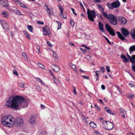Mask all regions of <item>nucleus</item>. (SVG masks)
<instances>
[{
	"label": "nucleus",
	"instance_id": "obj_5",
	"mask_svg": "<svg viewBox=\"0 0 135 135\" xmlns=\"http://www.w3.org/2000/svg\"><path fill=\"white\" fill-rule=\"evenodd\" d=\"M103 126L105 129L108 130H111L113 128V124L108 121H103Z\"/></svg>",
	"mask_w": 135,
	"mask_h": 135
},
{
	"label": "nucleus",
	"instance_id": "obj_20",
	"mask_svg": "<svg viewBox=\"0 0 135 135\" xmlns=\"http://www.w3.org/2000/svg\"><path fill=\"white\" fill-rule=\"evenodd\" d=\"M120 112L123 118H125V113H126L125 110L122 108H120L119 109Z\"/></svg>",
	"mask_w": 135,
	"mask_h": 135
},
{
	"label": "nucleus",
	"instance_id": "obj_37",
	"mask_svg": "<svg viewBox=\"0 0 135 135\" xmlns=\"http://www.w3.org/2000/svg\"><path fill=\"white\" fill-rule=\"evenodd\" d=\"M15 12L17 14H18L19 15H22L21 12L19 11L16 10H15Z\"/></svg>",
	"mask_w": 135,
	"mask_h": 135
},
{
	"label": "nucleus",
	"instance_id": "obj_45",
	"mask_svg": "<svg viewBox=\"0 0 135 135\" xmlns=\"http://www.w3.org/2000/svg\"><path fill=\"white\" fill-rule=\"evenodd\" d=\"M82 77L85 79H89V77L88 76H86L84 75H82Z\"/></svg>",
	"mask_w": 135,
	"mask_h": 135
},
{
	"label": "nucleus",
	"instance_id": "obj_18",
	"mask_svg": "<svg viewBox=\"0 0 135 135\" xmlns=\"http://www.w3.org/2000/svg\"><path fill=\"white\" fill-rule=\"evenodd\" d=\"M47 12L48 15L50 17L52 15H53V11L52 9H50L49 8L47 9Z\"/></svg>",
	"mask_w": 135,
	"mask_h": 135
},
{
	"label": "nucleus",
	"instance_id": "obj_16",
	"mask_svg": "<svg viewBox=\"0 0 135 135\" xmlns=\"http://www.w3.org/2000/svg\"><path fill=\"white\" fill-rule=\"evenodd\" d=\"M130 33L132 38L133 40L135 39V29H132L130 32Z\"/></svg>",
	"mask_w": 135,
	"mask_h": 135
},
{
	"label": "nucleus",
	"instance_id": "obj_31",
	"mask_svg": "<svg viewBox=\"0 0 135 135\" xmlns=\"http://www.w3.org/2000/svg\"><path fill=\"white\" fill-rule=\"evenodd\" d=\"M25 85V83L23 82H22L19 84V86L22 88H23L24 87Z\"/></svg>",
	"mask_w": 135,
	"mask_h": 135
},
{
	"label": "nucleus",
	"instance_id": "obj_23",
	"mask_svg": "<svg viewBox=\"0 0 135 135\" xmlns=\"http://www.w3.org/2000/svg\"><path fill=\"white\" fill-rule=\"evenodd\" d=\"M131 59H130L129 61L132 63V64H135V55H132L131 56Z\"/></svg>",
	"mask_w": 135,
	"mask_h": 135
},
{
	"label": "nucleus",
	"instance_id": "obj_3",
	"mask_svg": "<svg viewBox=\"0 0 135 135\" xmlns=\"http://www.w3.org/2000/svg\"><path fill=\"white\" fill-rule=\"evenodd\" d=\"M104 17L109 20L111 24L113 25H117V18L115 15L111 14H107Z\"/></svg>",
	"mask_w": 135,
	"mask_h": 135
},
{
	"label": "nucleus",
	"instance_id": "obj_7",
	"mask_svg": "<svg viewBox=\"0 0 135 135\" xmlns=\"http://www.w3.org/2000/svg\"><path fill=\"white\" fill-rule=\"evenodd\" d=\"M105 27L106 30L109 33L110 35L113 36L115 35V33L113 29L108 24H106L105 25Z\"/></svg>",
	"mask_w": 135,
	"mask_h": 135
},
{
	"label": "nucleus",
	"instance_id": "obj_11",
	"mask_svg": "<svg viewBox=\"0 0 135 135\" xmlns=\"http://www.w3.org/2000/svg\"><path fill=\"white\" fill-rule=\"evenodd\" d=\"M29 123L32 126H34L35 125L36 120L34 116L31 117L29 120Z\"/></svg>",
	"mask_w": 135,
	"mask_h": 135
},
{
	"label": "nucleus",
	"instance_id": "obj_10",
	"mask_svg": "<svg viewBox=\"0 0 135 135\" xmlns=\"http://www.w3.org/2000/svg\"><path fill=\"white\" fill-rule=\"evenodd\" d=\"M121 29L122 33L124 36L127 37L129 34V32L127 29L124 27H122Z\"/></svg>",
	"mask_w": 135,
	"mask_h": 135
},
{
	"label": "nucleus",
	"instance_id": "obj_13",
	"mask_svg": "<svg viewBox=\"0 0 135 135\" xmlns=\"http://www.w3.org/2000/svg\"><path fill=\"white\" fill-rule=\"evenodd\" d=\"M44 33L45 35H47L50 33V31L48 29V27L46 26V27H44L43 28Z\"/></svg>",
	"mask_w": 135,
	"mask_h": 135
},
{
	"label": "nucleus",
	"instance_id": "obj_53",
	"mask_svg": "<svg viewBox=\"0 0 135 135\" xmlns=\"http://www.w3.org/2000/svg\"><path fill=\"white\" fill-rule=\"evenodd\" d=\"M128 85L129 86L132 87H133L135 86V85L129 83Z\"/></svg>",
	"mask_w": 135,
	"mask_h": 135
},
{
	"label": "nucleus",
	"instance_id": "obj_17",
	"mask_svg": "<svg viewBox=\"0 0 135 135\" xmlns=\"http://www.w3.org/2000/svg\"><path fill=\"white\" fill-rule=\"evenodd\" d=\"M52 67L53 70L55 72H58L59 70V68L57 66H56L55 64H52Z\"/></svg>",
	"mask_w": 135,
	"mask_h": 135
},
{
	"label": "nucleus",
	"instance_id": "obj_48",
	"mask_svg": "<svg viewBox=\"0 0 135 135\" xmlns=\"http://www.w3.org/2000/svg\"><path fill=\"white\" fill-rule=\"evenodd\" d=\"M37 23L40 25H43L44 24V22L42 21H38L37 22Z\"/></svg>",
	"mask_w": 135,
	"mask_h": 135
},
{
	"label": "nucleus",
	"instance_id": "obj_58",
	"mask_svg": "<svg viewBox=\"0 0 135 135\" xmlns=\"http://www.w3.org/2000/svg\"><path fill=\"white\" fill-rule=\"evenodd\" d=\"M71 9L72 10V12H73V13L75 15H77V14L76 13H75L74 12V9L73 8H71Z\"/></svg>",
	"mask_w": 135,
	"mask_h": 135
},
{
	"label": "nucleus",
	"instance_id": "obj_64",
	"mask_svg": "<svg viewBox=\"0 0 135 135\" xmlns=\"http://www.w3.org/2000/svg\"><path fill=\"white\" fill-rule=\"evenodd\" d=\"M45 6L46 7V8L47 9H49L48 6L47 5V4H45Z\"/></svg>",
	"mask_w": 135,
	"mask_h": 135
},
{
	"label": "nucleus",
	"instance_id": "obj_34",
	"mask_svg": "<svg viewBox=\"0 0 135 135\" xmlns=\"http://www.w3.org/2000/svg\"><path fill=\"white\" fill-rule=\"evenodd\" d=\"M38 65L42 69H44L45 68V66L42 64L40 63H38Z\"/></svg>",
	"mask_w": 135,
	"mask_h": 135
},
{
	"label": "nucleus",
	"instance_id": "obj_41",
	"mask_svg": "<svg viewBox=\"0 0 135 135\" xmlns=\"http://www.w3.org/2000/svg\"><path fill=\"white\" fill-rule=\"evenodd\" d=\"M70 22L71 25L72 26H73L74 25V23L73 21L70 20Z\"/></svg>",
	"mask_w": 135,
	"mask_h": 135
},
{
	"label": "nucleus",
	"instance_id": "obj_52",
	"mask_svg": "<svg viewBox=\"0 0 135 135\" xmlns=\"http://www.w3.org/2000/svg\"><path fill=\"white\" fill-rule=\"evenodd\" d=\"M105 38V40H107V42L110 44H111V43L109 41V40L106 37H104Z\"/></svg>",
	"mask_w": 135,
	"mask_h": 135
},
{
	"label": "nucleus",
	"instance_id": "obj_44",
	"mask_svg": "<svg viewBox=\"0 0 135 135\" xmlns=\"http://www.w3.org/2000/svg\"><path fill=\"white\" fill-rule=\"evenodd\" d=\"M22 55L24 56L25 59H27V57L26 54L25 52L22 53Z\"/></svg>",
	"mask_w": 135,
	"mask_h": 135
},
{
	"label": "nucleus",
	"instance_id": "obj_25",
	"mask_svg": "<svg viewBox=\"0 0 135 135\" xmlns=\"http://www.w3.org/2000/svg\"><path fill=\"white\" fill-rule=\"evenodd\" d=\"M90 126L93 128H95L97 127V125L95 123L93 122H91L89 123Z\"/></svg>",
	"mask_w": 135,
	"mask_h": 135
},
{
	"label": "nucleus",
	"instance_id": "obj_63",
	"mask_svg": "<svg viewBox=\"0 0 135 135\" xmlns=\"http://www.w3.org/2000/svg\"><path fill=\"white\" fill-rule=\"evenodd\" d=\"M99 72V71H96L95 72L96 75L97 76H98V75H99V74H98V73Z\"/></svg>",
	"mask_w": 135,
	"mask_h": 135
},
{
	"label": "nucleus",
	"instance_id": "obj_15",
	"mask_svg": "<svg viewBox=\"0 0 135 135\" xmlns=\"http://www.w3.org/2000/svg\"><path fill=\"white\" fill-rule=\"evenodd\" d=\"M98 25L99 27V30L103 32H104L103 28L104 25L103 23L100 21L98 22Z\"/></svg>",
	"mask_w": 135,
	"mask_h": 135
},
{
	"label": "nucleus",
	"instance_id": "obj_30",
	"mask_svg": "<svg viewBox=\"0 0 135 135\" xmlns=\"http://www.w3.org/2000/svg\"><path fill=\"white\" fill-rule=\"evenodd\" d=\"M23 32L26 37L28 39H31V38L29 36V35L27 32L25 31H23Z\"/></svg>",
	"mask_w": 135,
	"mask_h": 135
},
{
	"label": "nucleus",
	"instance_id": "obj_27",
	"mask_svg": "<svg viewBox=\"0 0 135 135\" xmlns=\"http://www.w3.org/2000/svg\"><path fill=\"white\" fill-rule=\"evenodd\" d=\"M27 28L30 32H32L33 28L32 26L31 25H28L27 26Z\"/></svg>",
	"mask_w": 135,
	"mask_h": 135
},
{
	"label": "nucleus",
	"instance_id": "obj_59",
	"mask_svg": "<svg viewBox=\"0 0 135 135\" xmlns=\"http://www.w3.org/2000/svg\"><path fill=\"white\" fill-rule=\"evenodd\" d=\"M95 108H96V109H97L98 110H99L100 109L99 108V107L98 106V105H96V104H95Z\"/></svg>",
	"mask_w": 135,
	"mask_h": 135
},
{
	"label": "nucleus",
	"instance_id": "obj_46",
	"mask_svg": "<svg viewBox=\"0 0 135 135\" xmlns=\"http://www.w3.org/2000/svg\"><path fill=\"white\" fill-rule=\"evenodd\" d=\"M13 73L16 76H18V74L17 73L16 70H14L13 71Z\"/></svg>",
	"mask_w": 135,
	"mask_h": 135
},
{
	"label": "nucleus",
	"instance_id": "obj_4",
	"mask_svg": "<svg viewBox=\"0 0 135 135\" xmlns=\"http://www.w3.org/2000/svg\"><path fill=\"white\" fill-rule=\"evenodd\" d=\"M107 5L110 9H112L113 8H117L120 6V3L119 1L117 0V1H114L111 3L109 2L107 3Z\"/></svg>",
	"mask_w": 135,
	"mask_h": 135
},
{
	"label": "nucleus",
	"instance_id": "obj_43",
	"mask_svg": "<svg viewBox=\"0 0 135 135\" xmlns=\"http://www.w3.org/2000/svg\"><path fill=\"white\" fill-rule=\"evenodd\" d=\"M40 47L39 46H37L36 47V49L37 50H38V51H37V53H40Z\"/></svg>",
	"mask_w": 135,
	"mask_h": 135
},
{
	"label": "nucleus",
	"instance_id": "obj_56",
	"mask_svg": "<svg viewBox=\"0 0 135 135\" xmlns=\"http://www.w3.org/2000/svg\"><path fill=\"white\" fill-rule=\"evenodd\" d=\"M36 89L38 90L39 91H40V90H41V89H40V87H39V86H37L36 87Z\"/></svg>",
	"mask_w": 135,
	"mask_h": 135
},
{
	"label": "nucleus",
	"instance_id": "obj_19",
	"mask_svg": "<svg viewBox=\"0 0 135 135\" xmlns=\"http://www.w3.org/2000/svg\"><path fill=\"white\" fill-rule=\"evenodd\" d=\"M117 35L120 39L122 40H125L126 38L122 35L119 32H117Z\"/></svg>",
	"mask_w": 135,
	"mask_h": 135
},
{
	"label": "nucleus",
	"instance_id": "obj_14",
	"mask_svg": "<svg viewBox=\"0 0 135 135\" xmlns=\"http://www.w3.org/2000/svg\"><path fill=\"white\" fill-rule=\"evenodd\" d=\"M0 22L3 29L5 30H7L8 29V25L5 21L1 20Z\"/></svg>",
	"mask_w": 135,
	"mask_h": 135
},
{
	"label": "nucleus",
	"instance_id": "obj_47",
	"mask_svg": "<svg viewBox=\"0 0 135 135\" xmlns=\"http://www.w3.org/2000/svg\"><path fill=\"white\" fill-rule=\"evenodd\" d=\"M47 44L49 47H52V45L49 41H47Z\"/></svg>",
	"mask_w": 135,
	"mask_h": 135
},
{
	"label": "nucleus",
	"instance_id": "obj_12",
	"mask_svg": "<svg viewBox=\"0 0 135 135\" xmlns=\"http://www.w3.org/2000/svg\"><path fill=\"white\" fill-rule=\"evenodd\" d=\"M97 6L100 10L102 13L104 17L107 14L106 12H104V9L103 7L99 4L97 5Z\"/></svg>",
	"mask_w": 135,
	"mask_h": 135
},
{
	"label": "nucleus",
	"instance_id": "obj_32",
	"mask_svg": "<svg viewBox=\"0 0 135 135\" xmlns=\"http://www.w3.org/2000/svg\"><path fill=\"white\" fill-rule=\"evenodd\" d=\"M56 22L57 23V24L58 26L57 29H60L61 27V23L58 21H56Z\"/></svg>",
	"mask_w": 135,
	"mask_h": 135
},
{
	"label": "nucleus",
	"instance_id": "obj_38",
	"mask_svg": "<svg viewBox=\"0 0 135 135\" xmlns=\"http://www.w3.org/2000/svg\"><path fill=\"white\" fill-rule=\"evenodd\" d=\"M131 67L132 68V70L134 72H135V64H132L131 65Z\"/></svg>",
	"mask_w": 135,
	"mask_h": 135
},
{
	"label": "nucleus",
	"instance_id": "obj_33",
	"mask_svg": "<svg viewBox=\"0 0 135 135\" xmlns=\"http://www.w3.org/2000/svg\"><path fill=\"white\" fill-rule=\"evenodd\" d=\"M85 58L89 61L91 60V57L89 55H86L85 56Z\"/></svg>",
	"mask_w": 135,
	"mask_h": 135
},
{
	"label": "nucleus",
	"instance_id": "obj_51",
	"mask_svg": "<svg viewBox=\"0 0 135 135\" xmlns=\"http://www.w3.org/2000/svg\"><path fill=\"white\" fill-rule=\"evenodd\" d=\"M107 112L108 113H109L110 114H111L113 115H114V114L113 113H112L111 112V111L109 109L108 110Z\"/></svg>",
	"mask_w": 135,
	"mask_h": 135
},
{
	"label": "nucleus",
	"instance_id": "obj_26",
	"mask_svg": "<svg viewBox=\"0 0 135 135\" xmlns=\"http://www.w3.org/2000/svg\"><path fill=\"white\" fill-rule=\"evenodd\" d=\"M0 2L3 5V7L7 6L8 5V3L7 2L6 3L3 0L1 1Z\"/></svg>",
	"mask_w": 135,
	"mask_h": 135
},
{
	"label": "nucleus",
	"instance_id": "obj_6",
	"mask_svg": "<svg viewBox=\"0 0 135 135\" xmlns=\"http://www.w3.org/2000/svg\"><path fill=\"white\" fill-rule=\"evenodd\" d=\"M87 14L89 19L92 21H94V18L96 17L95 13L94 11H90L89 9H87Z\"/></svg>",
	"mask_w": 135,
	"mask_h": 135
},
{
	"label": "nucleus",
	"instance_id": "obj_49",
	"mask_svg": "<svg viewBox=\"0 0 135 135\" xmlns=\"http://www.w3.org/2000/svg\"><path fill=\"white\" fill-rule=\"evenodd\" d=\"M53 56L55 58H57V56L56 53L55 52L53 51Z\"/></svg>",
	"mask_w": 135,
	"mask_h": 135
},
{
	"label": "nucleus",
	"instance_id": "obj_24",
	"mask_svg": "<svg viewBox=\"0 0 135 135\" xmlns=\"http://www.w3.org/2000/svg\"><path fill=\"white\" fill-rule=\"evenodd\" d=\"M130 54H132V52L135 51V45L131 46L129 49Z\"/></svg>",
	"mask_w": 135,
	"mask_h": 135
},
{
	"label": "nucleus",
	"instance_id": "obj_57",
	"mask_svg": "<svg viewBox=\"0 0 135 135\" xmlns=\"http://www.w3.org/2000/svg\"><path fill=\"white\" fill-rule=\"evenodd\" d=\"M80 50L83 52L85 53L86 52V50L84 49H83L82 48H80Z\"/></svg>",
	"mask_w": 135,
	"mask_h": 135
},
{
	"label": "nucleus",
	"instance_id": "obj_1",
	"mask_svg": "<svg viewBox=\"0 0 135 135\" xmlns=\"http://www.w3.org/2000/svg\"><path fill=\"white\" fill-rule=\"evenodd\" d=\"M5 105L14 109H17L20 106L27 107L28 103L25 98L22 96L10 95L6 99Z\"/></svg>",
	"mask_w": 135,
	"mask_h": 135
},
{
	"label": "nucleus",
	"instance_id": "obj_21",
	"mask_svg": "<svg viewBox=\"0 0 135 135\" xmlns=\"http://www.w3.org/2000/svg\"><path fill=\"white\" fill-rule=\"evenodd\" d=\"M121 59H123V61L124 62H129L128 59L126 57V56L124 55H122L120 56Z\"/></svg>",
	"mask_w": 135,
	"mask_h": 135
},
{
	"label": "nucleus",
	"instance_id": "obj_40",
	"mask_svg": "<svg viewBox=\"0 0 135 135\" xmlns=\"http://www.w3.org/2000/svg\"><path fill=\"white\" fill-rule=\"evenodd\" d=\"M61 15L63 17L65 18H66L67 17L66 14V13H63L62 12V14H61Z\"/></svg>",
	"mask_w": 135,
	"mask_h": 135
},
{
	"label": "nucleus",
	"instance_id": "obj_9",
	"mask_svg": "<svg viewBox=\"0 0 135 135\" xmlns=\"http://www.w3.org/2000/svg\"><path fill=\"white\" fill-rule=\"evenodd\" d=\"M16 124L19 127H21L23 125V121L21 118H18L16 119Z\"/></svg>",
	"mask_w": 135,
	"mask_h": 135
},
{
	"label": "nucleus",
	"instance_id": "obj_36",
	"mask_svg": "<svg viewBox=\"0 0 135 135\" xmlns=\"http://www.w3.org/2000/svg\"><path fill=\"white\" fill-rule=\"evenodd\" d=\"M71 66L74 70L76 71V67L75 65L72 64Z\"/></svg>",
	"mask_w": 135,
	"mask_h": 135
},
{
	"label": "nucleus",
	"instance_id": "obj_28",
	"mask_svg": "<svg viewBox=\"0 0 135 135\" xmlns=\"http://www.w3.org/2000/svg\"><path fill=\"white\" fill-rule=\"evenodd\" d=\"M127 97L129 99H132L134 97V95L132 93H129Z\"/></svg>",
	"mask_w": 135,
	"mask_h": 135
},
{
	"label": "nucleus",
	"instance_id": "obj_62",
	"mask_svg": "<svg viewBox=\"0 0 135 135\" xmlns=\"http://www.w3.org/2000/svg\"><path fill=\"white\" fill-rule=\"evenodd\" d=\"M95 2H100V0H93Z\"/></svg>",
	"mask_w": 135,
	"mask_h": 135
},
{
	"label": "nucleus",
	"instance_id": "obj_60",
	"mask_svg": "<svg viewBox=\"0 0 135 135\" xmlns=\"http://www.w3.org/2000/svg\"><path fill=\"white\" fill-rule=\"evenodd\" d=\"M101 88L103 90L105 89V86L103 85H101Z\"/></svg>",
	"mask_w": 135,
	"mask_h": 135
},
{
	"label": "nucleus",
	"instance_id": "obj_2",
	"mask_svg": "<svg viewBox=\"0 0 135 135\" xmlns=\"http://www.w3.org/2000/svg\"><path fill=\"white\" fill-rule=\"evenodd\" d=\"M2 124L8 127H13L15 123V120L11 115H8L3 117L2 119Z\"/></svg>",
	"mask_w": 135,
	"mask_h": 135
},
{
	"label": "nucleus",
	"instance_id": "obj_22",
	"mask_svg": "<svg viewBox=\"0 0 135 135\" xmlns=\"http://www.w3.org/2000/svg\"><path fill=\"white\" fill-rule=\"evenodd\" d=\"M1 14L2 16L6 18L8 17L7 16L9 15L8 13L6 11H2Z\"/></svg>",
	"mask_w": 135,
	"mask_h": 135
},
{
	"label": "nucleus",
	"instance_id": "obj_35",
	"mask_svg": "<svg viewBox=\"0 0 135 135\" xmlns=\"http://www.w3.org/2000/svg\"><path fill=\"white\" fill-rule=\"evenodd\" d=\"M59 7L61 11V14H62V12H63V8L60 5H59Z\"/></svg>",
	"mask_w": 135,
	"mask_h": 135
},
{
	"label": "nucleus",
	"instance_id": "obj_55",
	"mask_svg": "<svg viewBox=\"0 0 135 135\" xmlns=\"http://www.w3.org/2000/svg\"><path fill=\"white\" fill-rule=\"evenodd\" d=\"M102 71V73H103L105 71V70L104 69V67H101V69Z\"/></svg>",
	"mask_w": 135,
	"mask_h": 135
},
{
	"label": "nucleus",
	"instance_id": "obj_39",
	"mask_svg": "<svg viewBox=\"0 0 135 135\" xmlns=\"http://www.w3.org/2000/svg\"><path fill=\"white\" fill-rule=\"evenodd\" d=\"M20 6L22 7H24L25 8H26L27 7V6L26 5H25L23 3H20Z\"/></svg>",
	"mask_w": 135,
	"mask_h": 135
},
{
	"label": "nucleus",
	"instance_id": "obj_8",
	"mask_svg": "<svg viewBox=\"0 0 135 135\" xmlns=\"http://www.w3.org/2000/svg\"><path fill=\"white\" fill-rule=\"evenodd\" d=\"M118 18V20L120 24L124 25L127 23V20L126 19L122 16H119Z\"/></svg>",
	"mask_w": 135,
	"mask_h": 135
},
{
	"label": "nucleus",
	"instance_id": "obj_29",
	"mask_svg": "<svg viewBox=\"0 0 135 135\" xmlns=\"http://www.w3.org/2000/svg\"><path fill=\"white\" fill-rule=\"evenodd\" d=\"M36 80L38 82H40L41 83L42 85H44V83L41 80L40 78H36Z\"/></svg>",
	"mask_w": 135,
	"mask_h": 135
},
{
	"label": "nucleus",
	"instance_id": "obj_50",
	"mask_svg": "<svg viewBox=\"0 0 135 135\" xmlns=\"http://www.w3.org/2000/svg\"><path fill=\"white\" fill-rule=\"evenodd\" d=\"M106 69L107 72L109 73L110 71V70L109 69V67L108 66H106Z\"/></svg>",
	"mask_w": 135,
	"mask_h": 135
},
{
	"label": "nucleus",
	"instance_id": "obj_61",
	"mask_svg": "<svg viewBox=\"0 0 135 135\" xmlns=\"http://www.w3.org/2000/svg\"><path fill=\"white\" fill-rule=\"evenodd\" d=\"M127 55L129 58V60L130 61V59H131V56H130L128 54H127Z\"/></svg>",
	"mask_w": 135,
	"mask_h": 135
},
{
	"label": "nucleus",
	"instance_id": "obj_54",
	"mask_svg": "<svg viewBox=\"0 0 135 135\" xmlns=\"http://www.w3.org/2000/svg\"><path fill=\"white\" fill-rule=\"evenodd\" d=\"M40 106L41 107V109H44L45 107V106L44 105L42 104H41L40 105Z\"/></svg>",
	"mask_w": 135,
	"mask_h": 135
},
{
	"label": "nucleus",
	"instance_id": "obj_42",
	"mask_svg": "<svg viewBox=\"0 0 135 135\" xmlns=\"http://www.w3.org/2000/svg\"><path fill=\"white\" fill-rule=\"evenodd\" d=\"M82 118L83 119L84 122H85V123H87L86 120L85 119V117L83 115L82 117Z\"/></svg>",
	"mask_w": 135,
	"mask_h": 135
}]
</instances>
